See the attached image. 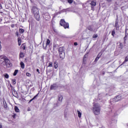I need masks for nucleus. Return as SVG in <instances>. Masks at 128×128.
Instances as JSON below:
<instances>
[{
	"instance_id": "nucleus-19",
	"label": "nucleus",
	"mask_w": 128,
	"mask_h": 128,
	"mask_svg": "<svg viewBox=\"0 0 128 128\" xmlns=\"http://www.w3.org/2000/svg\"><path fill=\"white\" fill-rule=\"evenodd\" d=\"M77 114H78V118H82V112H80V110H77Z\"/></svg>"
},
{
	"instance_id": "nucleus-25",
	"label": "nucleus",
	"mask_w": 128,
	"mask_h": 128,
	"mask_svg": "<svg viewBox=\"0 0 128 128\" xmlns=\"http://www.w3.org/2000/svg\"><path fill=\"white\" fill-rule=\"evenodd\" d=\"M19 32H20V34H24V30L22 28H20Z\"/></svg>"
},
{
	"instance_id": "nucleus-26",
	"label": "nucleus",
	"mask_w": 128,
	"mask_h": 128,
	"mask_svg": "<svg viewBox=\"0 0 128 128\" xmlns=\"http://www.w3.org/2000/svg\"><path fill=\"white\" fill-rule=\"evenodd\" d=\"M4 108H8V104H6V100L4 101Z\"/></svg>"
},
{
	"instance_id": "nucleus-8",
	"label": "nucleus",
	"mask_w": 128,
	"mask_h": 128,
	"mask_svg": "<svg viewBox=\"0 0 128 128\" xmlns=\"http://www.w3.org/2000/svg\"><path fill=\"white\" fill-rule=\"evenodd\" d=\"M58 88V84H53L50 86V90H57Z\"/></svg>"
},
{
	"instance_id": "nucleus-42",
	"label": "nucleus",
	"mask_w": 128,
	"mask_h": 128,
	"mask_svg": "<svg viewBox=\"0 0 128 128\" xmlns=\"http://www.w3.org/2000/svg\"><path fill=\"white\" fill-rule=\"evenodd\" d=\"M74 46H78V42H74Z\"/></svg>"
},
{
	"instance_id": "nucleus-15",
	"label": "nucleus",
	"mask_w": 128,
	"mask_h": 128,
	"mask_svg": "<svg viewBox=\"0 0 128 128\" xmlns=\"http://www.w3.org/2000/svg\"><path fill=\"white\" fill-rule=\"evenodd\" d=\"M54 68L56 69V68H58V62H54Z\"/></svg>"
},
{
	"instance_id": "nucleus-34",
	"label": "nucleus",
	"mask_w": 128,
	"mask_h": 128,
	"mask_svg": "<svg viewBox=\"0 0 128 128\" xmlns=\"http://www.w3.org/2000/svg\"><path fill=\"white\" fill-rule=\"evenodd\" d=\"M52 72V70L48 69V67H47L46 72Z\"/></svg>"
},
{
	"instance_id": "nucleus-30",
	"label": "nucleus",
	"mask_w": 128,
	"mask_h": 128,
	"mask_svg": "<svg viewBox=\"0 0 128 128\" xmlns=\"http://www.w3.org/2000/svg\"><path fill=\"white\" fill-rule=\"evenodd\" d=\"M12 82L13 84H16V79H12Z\"/></svg>"
},
{
	"instance_id": "nucleus-10",
	"label": "nucleus",
	"mask_w": 128,
	"mask_h": 128,
	"mask_svg": "<svg viewBox=\"0 0 128 128\" xmlns=\"http://www.w3.org/2000/svg\"><path fill=\"white\" fill-rule=\"evenodd\" d=\"M34 16L36 20L38 22H40V13L34 14Z\"/></svg>"
},
{
	"instance_id": "nucleus-29",
	"label": "nucleus",
	"mask_w": 128,
	"mask_h": 128,
	"mask_svg": "<svg viewBox=\"0 0 128 128\" xmlns=\"http://www.w3.org/2000/svg\"><path fill=\"white\" fill-rule=\"evenodd\" d=\"M4 76L6 78H10V76L8 74H4Z\"/></svg>"
},
{
	"instance_id": "nucleus-14",
	"label": "nucleus",
	"mask_w": 128,
	"mask_h": 128,
	"mask_svg": "<svg viewBox=\"0 0 128 128\" xmlns=\"http://www.w3.org/2000/svg\"><path fill=\"white\" fill-rule=\"evenodd\" d=\"M38 93L29 101L28 104H30V102H32L34 100L38 97Z\"/></svg>"
},
{
	"instance_id": "nucleus-46",
	"label": "nucleus",
	"mask_w": 128,
	"mask_h": 128,
	"mask_svg": "<svg viewBox=\"0 0 128 128\" xmlns=\"http://www.w3.org/2000/svg\"><path fill=\"white\" fill-rule=\"evenodd\" d=\"M107 0V2H112V0Z\"/></svg>"
},
{
	"instance_id": "nucleus-40",
	"label": "nucleus",
	"mask_w": 128,
	"mask_h": 128,
	"mask_svg": "<svg viewBox=\"0 0 128 128\" xmlns=\"http://www.w3.org/2000/svg\"><path fill=\"white\" fill-rule=\"evenodd\" d=\"M98 60H100L99 58H98L97 57H96L95 60H94V62H98Z\"/></svg>"
},
{
	"instance_id": "nucleus-50",
	"label": "nucleus",
	"mask_w": 128,
	"mask_h": 128,
	"mask_svg": "<svg viewBox=\"0 0 128 128\" xmlns=\"http://www.w3.org/2000/svg\"><path fill=\"white\" fill-rule=\"evenodd\" d=\"M2 50V45L0 44V50Z\"/></svg>"
},
{
	"instance_id": "nucleus-21",
	"label": "nucleus",
	"mask_w": 128,
	"mask_h": 128,
	"mask_svg": "<svg viewBox=\"0 0 128 128\" xmlns=\"http://www.w3.org/2000/svg\"><path fill=\"white\" fill-rule=\"evenodd\" d=\"M102 56V52H100L97 56L96 58H100Z\"/></svg>"
},
{
	"instance_id": "nucleus-51",
	"label": "nucleus",
	"mask_w": 128,
	"mask_h": 128,
	"mask_svg": "<svg viewBox=\"0 0 128 128\" xmlns=\"http://www.w3.org/2000/svg\"><path fill=\"white\" fill-rule=\"evenodd\" d=\"M15 117H16V115L14 114L13 118H14Z\"/></svg>"
},
{
	"instance_id": "nucleus-49",
	"label": "nucleus",
	"mask_w": 128,
	"mask_h": 128,
	"mask_svg": "<svg viewBox=\"0 0 128 128\" xmlns=\"http://www.w3.org/2000/svg\"><path fill=\"white\" fill-rule=\"evenodd\" d=\"M0 128H2V124H0Z\"/></svg>"
},
{
	"instance_id": "nucleus-35",
	"label": "nucleus",
	"mask_w": 128,
	"mask_h": 128,
	"mask_svg": "<svg viewBox=\"0 0 128 128\" xmlns=\"http://www.w3.org/2000/svg\"><path fill=\"white\" fill-rule=\"evenodd\" d=\"M126 34H128V29H126L125 30V35L126 36Z\"/></svg>"
},
{
	"instance_id": "nucleus-38",
	"label": "nucleus",
	"mask_w": 128,
	"mask_h": 128,
	"mask_svg": "<svg viewBox=\"0 0 128 128\" xmlns=\"http://www.w3.org/2000/svg\"><path fill=\"white\" fill-rule=\"evenodd\" d=\"M93 38H98V34L94 35Z\"/></svg>"
},
{
	"instance_id": "nucleus-54",
	"label": "nucleus",
	"mask_w": 128,
	"mask_h": 128,
	"mask_svg": "<svg viewBox=\"0 0 128 128\" xmlns=\"http://www.w3.org/2000/svg\"><path fill=\"white\" fill-rule=\"evenodd\" d=\"M61 0V2H64V0Z\"/></svg>"
},
{
	"instance_id": "nucleus-2",
	"label": "nucleus",
	"mask_w": 128,
	"mask_h": 128,
	"mask_svg": "<svg viewBox=\"0 0 128 128\" xmlns=\"http://www.w3.org/2000/svg\"><path fill=\"white\" fill-rule=\"evenodd\" d=\"M58 52L60 60H64L66 56L64 47H60L58 50Z\"/></svg>"
},
{
	"instance_id": "nucleus-57",
	"label": "nucleus",
	"mask_w": 128,
	"mask_h": 128,
	"mask_svg": "<svg viewBox=\"0 0 128 128\" xmlns=\"http://www.w3.org/2000/svg\"><path fill=\"white\" fill-rule=\"evenodd\" d=\"M108 62H108L107 64H108Z\"/></svg>"
},
{
	"instance_id": "nucleus-37",
	"label": "nucleus",
	"mask_w": 128,
	"mask_h": 128,
	"mask_svg": "<svg viewBox=\"0 0 128 128\" xmlns=\"http://www.w3.org/2000/svg\"><path fill=\"white\" fill-rule=\"evenodd\" d=\"M120 48L121 50L122 48V43H120Z\"/></svg>"
},
{
	"instance_id": "nucleus-53",
	"label": "nucleus",
	"mask_w": 128,
	"mask_h": 128,
	"mask_svg": "<svg viewBox=\"0 0 128 128\" xmlns=\"http://www.w3.org/2000/svg\"><path fill=\"white\" fill-rule=\"evenodd\" d=\"M12 28H14V25H12Z\"/></svg>"
},
{
	"instance_id": "nucleus-47",
	"label": "nucleus",
	"mask_w": 128,
	"mask_h": 128,
	"mask_svg": "<svg viewBox=\"0 0 128 128\" xmlns=\"http://www.w3.org/2000/svg\"><path fill=\"white\" fill-rule=\"evenodd\" d=\"M54 32H56V30L54 29Z\"/></svg>"
},
{
	"instance_id": "nucleus-13",
	"label": "nucleus",
	"mask_w": 128,
	"mask_h": 128,
	"mask_svg": "<svg viewBox=\"0 0 128 128\" xmlns=\"http://www.w3.org/2000/svg\"><path fill=\"white\" fill-rule=\"evenodd\" d=\"M62 95H59L58 96V101L60 102H62Z\"/></svg>"
},
{
	"instance_id": "nucleus-44",
	"label": "nucleus",
	"mask_w": 128,
	"mask_h": 128,
	"mask_svg": "<svg viewBox=\"0 0 128 128\" xmlns=\"http://www.w3.org/2000/svg\"><path fill=\"white\" fill-rule=\"evenodd\" d=\"M36 72H38V74H40V70L36 69Z\"/></svg>"
},
{
	"instance_id": "nucleus-36",
	"label": "nucleus",
	"mask_w": 128,
	"mask_h": 128,
	"mask_svg": "<svg viewBox=\"0 0 128 128\" xmlns=\"http://www.w3.org/2000/svg\"><path fill=\"white\" fill-rule=\"evenodd\" d=\"M69 4H72V0H68Z\"/></svg>"
},
{
	"instance_id": "nucleus-52",
	"label": "nucleus",
	"mask_w": 128,
	"mask_h": 128,
	"mask_svg": "<svg viewBox=\"0 0 128 128\" xmlns=\"http://www.w3.org/2000/svg\"><path fill=\"white\" fill-rule=\"evenodd\" d=\"M28 112H30V110L28 109Z\"/></svg>"
},
{
	"instance_id": "nucleus-39",
	"label": "nucleus",
	"mask_w": 128,
	"mask_h": 128,
	"mask_svg": "<svg viewBox=\"0 0 128 128\" xmlns=\"http://www.w3.org/2000/svg\"><path fill=\"white\" fill-rule=\"evenodd\" d=\"M16 36H19L18 32H16Z\"/></svg>"
},
{
	"instance_id": "nucleus-6",
	"label": "nucleus",
	"mask_w": 128,
	"mask_h": 128,
	"mask_svg": "<svg viewBox=\"0 0 128 128\" xmlns=\"http://www.w3.org/2000/svg\"><path fill=\"white\" fill-rule=\"evenodd\" d=\"M50 39H47L46 44H44L43 42L42 44V46L44 50H46V48H48V46H50Z\"/></svg>"
},
{
	"instance_id": "nucleus-45",
	"label": "nucleus",
	"mask_w": 128,
	"mask_h": 128,
	"mask_svg": "<svg viewBox=\"0 0 128 128\" xmlns=\"http://www.w3.org/2000/svg\"><path fill=\"white\" fill-rule=\"evenodd\" d=\"M126 35H125V36L124 37V40H126Z\"/></svg>"
},
{
	"instance_id": "nucleus-18",
	"label": "nucleus",
	"mask_w": 128,
	"mask_h": 128,
	"mask_svg": "<svg viewBox=\"0 0 128 128\" xmlns=\"http://www.w3.org/2000/svg\"><path fill=\"white\" fill-rule=\"evenodd\" d=\"M87 30H90V32H92V30H94V29L92 28V27L90 26H88L87 28Z\"/></svg>"
},
{
	"instance_id": "nucleus-12",
	"label": "nucleus",
	"mask_w": 128,
	"mask_h": 128,
	"mask_svg": "<svg viewBox=\"0 0 128 128\" xmlns=\"http://www.w3.org/2000/svg\"><path fill=\"white\" fill-rule=\"evenodd\" d=\"M122 100V96H117L114 98V102H117Z\"/></svg>"
},
{
	"instance_id": "nucleus-43",
	"label": "nucleus",
	"mask_w": 128,
	"mask_h": 128,
	"mask_svg": "<svg viewBox=\"0 0 128 128\" xmlns=\"http://www.w3.org/2000/svg\"><path fill=\"white\" fill-rule=\"evenodd\" d=\"M22 50H26V46H22Z\"/></svg>"
},
{
	"instance_id": "nucleus-7",
	"label": "nucleus",
	"mask_w": 128,
	"mask_h": 128,
	"mask_svg": "<svg viewBox=\"0 0 128 128\" xmlns=\"http://www.w3.org/2000/svg\"><path fill=\"white\" fill-rule=\"evenodd\" d=\"M42 16H43L44 18V20H50V14L46 12L43 14Z\"/></svg>"
},
{
	"instance_id": "nucleus-27",
	"label": "nucleus",
	"mask_w": 128,
	"mask_h": 128,
	"mask_svg": "<svg viewBox=\"0 0 128 128\" xmlns=\"http://www.w3.org/2000/svg\"><path fill=\"white\" fill-rule=\"evenodd\" d=\"M114 34H116V31L114 30L112 31V36H114Z\"/></svg>"
},
{
	"instance_id": "nucleus-22",
	"label": "nucleus",
	"mask_w": 128,
	"mask_h": 128,
	"mask_svg": "<svg viewBox=\"0 0 128 128\" xmlns=\"http://www.w3.org/2000/svg\"><path fill=\"white\" fill-rule=\"evenodd\" d=\"M18 70H16L14 72L13 76H16L18 74Z\"/></svg>"
},
{
	"instance_id": "nucleus-41",
	"label": "nucleus",
	"mask_w": 128,
	"mask_h": 128,
	"mask_svg": "<svg viewBox=\"0 0 128 128\" xmlns=\"http://www.w3.org/2000/svg\"><path fill=\"white\" fill-rule=\"evenodd\" d=\"M18 42H22V40L20 38H18Z\"/></svg>"
},
{
	"instance_id": "nucleus-1",
	"label": "nucleus",
	"mask_w": 128,
	"mask_h": 128,
	"mask_svg": "<svg viewBox=\"0 0 128 128\" xmlns=\"http://www.w3.org/2000/svg\"><path fill=\"white\" fill-rule=\"evenodd\" d=\"M93 112L96 116H98L100 114V106L98 104L96 103L93 106Z\"/></svg>"
},
{
	"instance_id": "nucleus-9",
	"label": "nucleus",
	"mask_w": 128,
	"mask_h": 128,
	"mask_svg": "<svg viewBox=\"0 0 128 128\" xmlns=\"http://www.w3.org/2000/svg\"><path fill=\"white\" fill-rule=\"evenodd\" d=\"M114 26L116 30H120V26L118 25V18L116 21Z\"/></svg>"
},
{
	"instance_id": "nucleus-24",
	"label": "nucleus",
	"mask_w": 128,
	"mask_h": 128,
	"mask_svg": "<svg viewBox=\"0 0 128 128\" xmlns=\"http://www.w3.org/2000/svg\"><path fill=\"white\" fill-rule=\"evenodd\" d=\"M90 4L92 6H96V3L94 2V1H92L90 3Z\"/></svg>"
},
{
	"instance_id": "nucleus-3",
	"label": "nucleus",
	"mask_w": 128,
	"mask_h": 128,
	"mask_svg": "<svg viewBox=\"0 0 128 128\" xmlns=\"http://www.w3.org/2000/svg\"><path fill=\"white\" fill-rule=\"evenodd\" d=\"M60 24L62 26H64V28H68L69 25L68 23L66 22V21H64V20L62 19L60 20Z\"/></svg>"
},
{
	"instance_id": "nucleus-4",
	"label": "nucleus",
	"mask_w": 128,
	"mask_h": 128,
	"mask_svg": "<svg viewBox=\"0 0 128 128\" xmlns=\"http://www.w3.org/2000/svg\"><path fill=\"white\" fill-rule=\"evenodd\" d=\"M3 63L5 64L6 68H12V64L10 62V60L8 58V57L5 59Z\"/></svg>"
},
{
	"instance_id": "nucleus-55",
	"label": "nucleus",
	"mask_w": 128,
	"mask_h": 128,
	"mask_svg": "<svg viewBox=\"0 0 128 128\" xmlns=\"http://www.w3.org/2000/svg\"><path fill=\"white\" fill-rule=\"evenodd\" d=\"M92 8H94L92 7Z\"/></svg>"
},
{
	"instance_id": "nucleus-56",
	"label": "nucleus",
	"mask_w": 128,
	"mask_h": 128,
	"mask_svg": "<svg viewBox=\"0 0 128 128\" xmlns=\"http://www.w3.org/2000/svg\"><path fill=\"white\" fill-rule=\"evenodd\" d=\"M64 116H65V118H66V114H64Z\"/></svg>"
},
{
	"instance_id": "nucleus-17",
	"label": "nucleus",
	"mask_w": 128,
	"mask_h": 128,
	"mask_svg": "<svg viewBox=\"0 0 128 128\" xmlns=\"http://www.w3.org/2000/svg\"><path fill=\"white\" fill-rule=\"evenodd\" d=\"M126 62H128V55L125 58L124 61L122 62V64H121V66H122V64H126Z\"/></svg>"
},
{
	"instance_id": "nucleus-33",
	"label": "nucleus",
	"mask_w": 128,
	"mask_h": 128,
	"mask_svg": "<svg viewBox=\"0 0 128 128\" xmlns=\"http://www.w3.org/2000/svg\"><path fill=\"white\" fill-rule=\"evenodd\" d=\"M4 30V26H0V32H2Z\"/></svg>"
},
{
	"instance_id": "nucleus-32",
	"label": "nucleus",
	"mask_w": 128,
	"mask_h": 128,
	"mask_svg": "<svg viewBox=\"0 0 128 128\" xmlns=\"http://www.w3.org/2000/svg\"><path fill=\"white\" fill-rule=\"evenodd\" d=\"M26 75L27 76H32V74L28 72H26Z\"/></svg>"
},
{
	"instance_id": "nucleus-11",
	"label": "nucleus",
	"mask_w": 128,
	"mask_h": 128,
	"mask_svg": "<svg viewBox=\"0 0 128 128\" xmlns=\"http://www.w3.org/2000/svg\"><path fill=\"white\" fill-rule=\"evenodd\" d=\"M7 58L8 57L6 56H0V62H1V64L4 62Z\"/></svg>"
},
{
	"instance_id": "nucleus-5",
	"label": "nucleus",
	"mask_w": 128,
	"mask_h": 128,
	"mask_svg": "<svg viewBox=\"0 0 128 128\" xmlns=\"http://www.w3.org/2000/svg\"><path fill=\"white\" fill-rule=\"evenodd\" d=\"M31 12L32 14H40V11L38 10V8L34 6L32 7V8L31 9Z\"/></svg>"
},
{
	"instance_id": "nucleus-58",
	"label": "nucleus",
	"mask_w": 128,
	"mask_h": 128,
	"mask_svg": "<svg viewBox=\"0 0 128 128\" xmlns=\"http://www.w3.org/2000/svg\"><path fill=\"white\" fill-rule=\"evenodd\" d=\"M10 86H12V85H10Z\"/></svg>"
},
{
	"instance_id": "nucleus-20",
	"label": "nucleus",
	"mask_w": 128,
	"mask_h": 128,
	"mask_svg": "<svg viewBox=\"0 0 128 128\" xmlns=\"http://www.w3.org/2000/svg\"><path fill=\"white\" fill-rule=\"evenodd\" d=\"M14 110L16 112H20V109H18V106H14Z\"/></svg>"
},
{
	"instance_id": "nucleus-23",
	"label": "nucleus",
	"mask_w": 128,
	"mask_h": 128,
	"mask_svg": "<svg viewBox=\"0 0 128 128\" xmlns=\"http://www.w3.org/2000/svg\"><path fill=\"white\" fill-rule=\"evenodd\" d=\"M20 64L22 68V69L24 68V62H21L20 63Z\"/></svg>"
},
{
	"instance_id": "nucleus-28",
	"label": "nucleus",
	"mask_w": 128,
	"mask_h": 128,
	"mask_svg": "<svg viewBox=\"0 0 128 128\" xmlns=\"http://www.w3.org/2000/svg\"><path fill=\"white\" fill-rule=\"evenodd\" d=\"M48 68H52V62H50Z\"/></svg>"
},
{
	"instance_id": "nucleus-48",
	"label": "nucleus",
	"mask_w": 128,
	"mask_h": 128,
	"mask_svg": "<svg viewBox=\"0 0 128 128\" xmlns=\"http://www.w3.org/2000/svg\"><path fill=\"white\" fill-rule=\"evenodd\" d=\"M21 42H18V46H20V44H21Z\"/></svg>"
},
{
	"instance_id": "nucleus-31",
	"label": "nucleus",
	"mask_w": 128,
	"mask_h": 128,
	"mask_svg": "<svg viewBox=\"0 0 128 128\" xmlns=\"http://www.w3.org/2000/svg\"><path fill=\"white\" fill-rule=\"evenodd\" d=\"M86 56H84V58H83V62H84H84L86 60Z\"/></svg>"
},
{
	"instance_id": "nucleus-16",
	"label": "nucleus",
	"mask_w": 128,
	"mask_h": 128,
	"mask_svg": "<svg viewBox=\"0 0 128 128\" xmlns=\"http://www.w3.org/2000/svg\"><path fill=\"white\" fill-rule=\"evenodd\" d=\"M20 58H24V54L22 52H20Z\"/></svg>"
}]
</instances>
